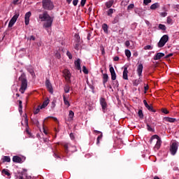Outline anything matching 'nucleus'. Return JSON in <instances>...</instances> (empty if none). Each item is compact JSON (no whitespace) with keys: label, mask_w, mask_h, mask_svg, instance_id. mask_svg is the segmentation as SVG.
<instances>
[{"label":"nucleus","mask_w":179,"mask_h":179,"mask_svg":"<svg viewBox=\"0 0 179 179\" xmlns=\"http://www.w3.org/2000/svg\"><path fill=\"white\" fill-rule=\"evenodd\" d=\"M177 150H178V142L176 141L172 143L170 148V152L172 156H174L176 153H177Z\"/></svg>","instance_id":"nucleus-7"},{"label":"nucleus","mask_w":179,"mask_h":179,"mask_svg":"<svg viewBox=\"0 0 179 179\" xmlns=\"http://www.w3.org/2000/svg\"><path fill=\"white\" fill-rule=\"evenodd\" d=\"M55 57H57L59 59V58H61V53L57 52L55 53Z\"/></svg>","instance_id":"nucleus-49"},{"label":"nucleus","mask_w":179,"mask_h":179,"mask_svg":"<svg viewBox=\"0 0 179 179\" xmlns=\"http://www.w3.org/2000/svg\"><path fill=\"white\" fill-rule=\"evenodd\" d=\"M125 55L127 57V58H131V50L126 49L125 51Z\"/></svg>","instance_id":"nucleus-32"},{"label":"nucleus","mask_w":179,"mask_h":179,"mask_svg":"<svg viewBox=\"0 0 179 179\" xmlns=\"http://www.w3.org/2000/svg\"><path fill=\"white\" fill-rule=\"evenodd\" d=\"M103 139V133H101V134L97 137L96 138V145H100V141Z\"/></svg>","instance_id":"nucleus-29"},{"label":"nucleus","mask_w":179,"mask_h":179,"mask_svg":"<svg viewBox=\"0 0 179 179\" xmlns=\"http://www.w3.org/2000/svg\"><path fill=\"white\" fill-rule=\"evenodd\" d=\"M176 118H173V117H166V121L168 122H176Z\"/></svg>","instance_id":"nucleus-35"},{"label":"nucleus","mask_w":179,"mask_h":179,"mask_svg":"<svg viewBox=\"0 0 179 179\" xmlns=\"http://www.w3.org/2000/svg\"><path fill=\"white\" fill-rule=\"evenodd\" d=\"M169 41V36L168 35H164L159 40V41L157 43V47L159 48H162V47H164L166 45V43Z\"/></svg>","instance_id":"nucleus-6"},{"label":"nucleus","mask_w":179,"mask_h":179,"mask_svg":"<svg viewBox=\"0 0 179 179\" xmlns=\"http://www.w3.org/2000/svg\"><path fill=\"white\" fill-rule=\"evenodd\" d=\"M41 106H38L34 112V114H38V113H40V110H41V108H40Z\"/></svg>","instance_id":"nucleus-40"},{"label":"nucleus","mask_w":179,"mask_h":179,"mask_svg":"<svg viewBox=\"0 0 179 179\" xmlns=\"http://www.w3.org/2000/svg\"><path fill=\"white\" fill-rule=\"evenodd\" d=\"M138 114L140 118H143V113L142 112V110H139Z\"/></svg>","instance_id":"nucleus-38"},{"label":"nucleus","mask_w":179,"mask_h":179,"mask_svg":"<svg viewBox=\"0 0 179 179\" xmlns=\"http://www.w3.org/2000/svg\"><path fill=\"white\" fill-rule=\"evenodd\" d=\"M109 71L110 72L112 80H115V79H117V74L115 73V70H114V67H113L112 65L109 66Z\"/></svg>","instance_id":"nucleus-10"},{"label":"nucleus","mask_w":179,"mask_h":179,"mask_svg":"<svg viewBox=\"0 0 179 179\" xmlns=\"http://www.w3.org/2000/svg\"><path fill=\"white\" fill-rule=\"evenodd\" d=\"M66 55L69 57V59H72V54H71L69 51L66 52Z\"/></svg>","instance_id":"nucleus-43"},{"label":"nucleus","mask_w":179,"mask_h":179,"mask_svg":"<svg viewBox=\"0 0 179 179\" xmlns=\"http://www.w3.org/2000/svg\"><path fill=\"white\" fill-rule=\"evenodd\" d=\"M122 16V14L119 13L118 15H115V17L113 18V21H112V24H117V23H118V22H120V17Z\"/></svg>","instance_id":"nucleus-16"},{"label":"nucleus","mask_w":179,"mask_h":179,"mask_svg":"<svg viewBox=\"0 0 179 179\" xmlns=\"http://www.w3.org/2000/svg\"><path fill=\"white\" fill-rule=\"evenodd\" d=\"M69 90H70L69 85H66L64 87V92H65V93H68L69 92Z\"/></svg>","instance_id":"nucleus-39"},{"label":"nucleus","mask_w":179,"mask_h":179,"mask_svg":"<svg viewBox=\"0 0 179 179\" xmlns=\"http://www.w3.org/2000/svg\"><path fill=\"white\" fill-rule=\"evenodd\" d=\"M102 29L104 33H108V25H107V24H103L102 25Z\"/></svg>","instance_id":"nucleus-28"},{"label":"nucleus","mask_w":179,"mask_h":179,"mask_svg":"<svg viewBox=\"0 0 179 179\" xmlns=\"http://www.w3.org/2000/svg\"><path fill=\"white\" fill-rule=\"evenodd\" d=\"M108 82V75L107 73L103 74V84L106 87V83Z\"/></svg>","instance_id":"nucleus-20"},{"label":"nucleus","mask_w":179,"mask_h":179,"mask_svg":"<svg viewBox=\"0 0 179 179\" xmlns=\"http://www.w3.org/2000/svg\"><path fill=\"white\" fill-rule=\"evenodd\" d=\"M3 163H10V157L9 156H4L2 158Z\"/></svg>","instance_id":"nucleus-24"},{"label":"nucleus","mask_w":179,"mask_h":179,"mask_svg":"<svg viewBox=\"0 0 179 179\" xmlns=\"http://www.w3.org/2000/svg\"><path fill=\"white\" fill-rule=\"evenodd\" d=\"M70 138H71V139H72V140L75 139V135H73V133H71V134H70Z\"/></svg>","instance_id":"nucleus-53"},{"label":"nucleus","mask_w":179,"mask_h":179,"mask_svg":"<svg viewBox=\"0 0 179 179\" xmlns=\"http://www.w3.org/2000/svg\"><path fill=\"white\" fill-rule=\"evenodd\" d=\"M143 104L145 107H146L148 105V101H146V100H143Z\"/></svg>","instance_id":"nucleus-59"},{"label":"nucleus","mask_w":179,"mask_h":179,"mask_svg":"<svg viewBox=\"0 0 179 179\" xmlns=\"http://www.w3.org/2000/svg\"><path fill=\"white\" fill-rule=\"evenodd\" d=\"M15 179H23V174L19 173L18 175L16 176Z\"/></svg>","instance_id":"nucleus-41"},{"label":"nucleus","mask_w":179,"mask_h":179,"mask_svg":"<svg viewBox=\"0 0 179 179\" xmlns=\"http://www.w3.org/2000/svg\"><path fill=\"white\" fill-rule=\"evenodd\" d=\"M159 30H163L164 31L166 30V25L162 24H159L158 26Z\"/></svg>","instance_id":"nucleus-34"},{"label":"nucleus","mask_w":179,"mask_h":179,"mask_svg":"<svg viewBox=\"0 0 179 179\" xmlns=\"http://www.w3.org/2000/svg\"><path fill=\"white\" fill-rule=\"evenodd\" d=\"M55 103H57L56 101H53L52 102V107L53 108L55 107Z\"/></svg>","instance_id":"nucleus-55"},{"label":"nucleus","mask_w":179,"mask_h":179,"mask_svg":"<svg viewBox=\"0 0 179 179\" xmlns=\"http://www.w3.org/2000/svg\"><path fill=\"white\" fill-rule=\"evenodd\" d=\"M1 173L4 176H7L8 177H10V173H9V170H8V169H3Z\"/></svg>","instance_id":"nucleus-27"},{"label":"nucleus","mask_w":179,"mask_h":179,"mask_svg":"<svg viewBox=\"0 0 179 179\" xmlns=\"http://www.w3.org/2000/svg\"><path fill=\"white\" fill-rule=\"evenodd\" d=\"M113 60H114V61H120V57H117V56H116V57H115L113 58Z\"/></svg>","instance_id":"nucleus-57"},{"label":"nucleus","mask_w":179,"mask_h":179,"mask_svg":"<svg viewBox=\"0 0 179 179\" xmlns=\"http://www.w3.org/2000/svg\"><path fill=\"white\" fill-rule=\"evenodd\" d=\"M99 103L102 108V111L106 113V110H107V101H106V99L103 97L100 98Z\"/></svg>","instance_id":"nucleus-9"},{"label":"nucleus","mask_w":179,"mask_h":179,"mask_svg":"<svg viewBox=\"0 0 179 179\" xmlns=\"http://www.w3.org/2000/svg\"><path fill=\"white\" fill-rule=\"evenodd\" d=\"M75 66L78 71H80L82 68L80 67V59H78L75 62Z\"/></svg>","instance_id":"nucleus-17"},{"label":"nucleus","mask_w":179,"mask_h":179,"mask_svg":"<svg viewBox=\"0 0 179 179\" xmlns=\"http://www.w3.org/2000/svg\"><path fill=\"white\" fill-rule=\"evenodd\" d=\"M45 86L51 94H52L54 93V90L52 89V85H51L50 80H46Z\"/></svg>","instance_id":"nucleus-12"},{"label":"nucleus","mask_w":179,"mask_h":179,"mask_svg":"<svg viewBox=\"0 0 179 179\" xmlns=\"http://www.w3.org/2000/svg\"><path fill=\"white\" fill-rule=\"evenodd\" d=\"M28 40H30V41H34L36 40V37L34 36H31L29 38H28Z\"/></svg>","instance_id":"nucleus-47"},{"label":"nucleus","mask_w":179,"mask_h":179,"mask_svg":"<svg viewBox=\"0 0 179 179\" xmlns=\"http://www.w3.org/2000/svg\"><path fill=\"white\" fill-rule=\"evenodd\" d=\"M17 2H19V0H13V5H17Z\"/></svg>","instance_id":"nucleus-56"},{"label":"nucleus","mask_w":179,"mask_h":179,"mask_svg":"<svg viewBox=\"0 0 179 179\" xmlns=\"http://www.w3.org/2000/svg\"><path fill=\"white\" fill-rule=\"evenodd\" d=\"M145 107L146 108H148V110H149V111H151L152 113H156V110L153 109V106H152V105L148 104Z\"/></svg>","instance_id":"nucleus-30"},{"label":"nucleus","mask_w":179,"mask_h":179,"mask_svg":"<svg viewBox=\"0 0 179 179\" xmlns=\"http://www.w3.org/2000/svg\"><path fill=\"white\" fill-rule=\"evenodd\" d=\"M150 143L151 144L156 143L155 145V149L159 150L160 149V147L162 146V138L156 134L153 135L150 140Z\"/></svg>","instance_id":"nucleus-3"},{"label":"nucleus","mask_w":179,"mask_h":179,"mask_svg":"<svg viewBox=\"0 0 179 179\" xmlns=\"http://www.w3.org/2000/svg\"><path fill=\"white\" fill-rule=\"evenodd\" d=\"M38 20H40V22H45L43 27L45 29H48V27H51V26H52L54 18L50 16L47 11H45L43 14L38 15Z\"/></svg>","instance_id":"nucleus-1"},{"label":"nucleus","mask_w":179,"mask_h":179,"mask_svg":"<svg viewBox=\"0 0 179 179\" xmlns=\"http://www.w3.org/2000/svg\"><path fill=\"white\" fill-rule=\"evenodd\" d=\"M85 3H86V0H81L80 1L81 6H85Z\"/></svg>","instance_id":"nucleus-50"},{"label":"nucleus","mask_w":179,"mask_h":179,"mask_svg":"<svg viewBox=\"0 0 179 179\" xmlns=\"http://www.w3.org/2000/svg\"><path fill=\"white\" fill-rule=\"evenodd\" d=\"M147 129H148V130L150 131H153V129H152V127H151L150 125H149V124H147Z\"/></svg>","instance_id":"nucleus-52"},{"label":"nucleus","mask_w":179,"mask_h":179,"mask_svg":"<svg viewBox=\"0 0 179 179\" xmlns=\"http://www.w3.org/2000/svg\"><path fill=\"white\" fill-rule=\"evenodd\" d=\"M69 148V144H65L64 145V149H65L66 153H68V148Z\"/></svg>","instance_id":"nucleus-44"},{"label":"nucleus","mask_w":179,"mask_h":179,"mask_svg":"<svg viewBox=\"0 0 179 179\" xmlns=\"http://www.w3.org/2000/svg\"><path fill=\"white\" fill-rule=\"evenodd\" d=\"M19 82H20V92L23 94L24 92H26L27 89V78H26V74L22 73L20 77H19Z\"/></svg>","instance_id":"nucleus-2"},{"label":"nucleus","mask_w":179,"mask_h":179,"mask_svg":"<svg viewBox=\"0 0 179 179\" xmlns=\"http://www.w3.org/2000/svg\"><path fill=\"white\" fill-rule=\"evenodd\" d=\"M172 55H173V53H170V54L167 55L165 57V58H169V57H172Z\"/></svg>","instance_id":"nucleus-60"},{"label":"nucleus","mask_w":179,"mask_h":179,"mask_svg":"<svg viewBox=\"0 0 179 179\" xmlns=\"http://www.w3.org/2000/svg\"><path fill=\"white\" fill-rule=\"evenodd\" d=\"M94 132L95 134H100V135H101V134H103L101 131H97V130H94Z\"/></svg>","instance_id":"nucleus-58"},{"label":"nucleus","mask_w":179,"mask_h":179,"mask_svg":"<svg viewBox=\"0 0 179 179\" xmlns=\"http://www.w3.org/2000/svg\"><path fill=\"white\" fill-rule=\"evenodd\" d=\"M83 73H85V75H87V73H89V71H87V69L86 68V66H83Z\"/></svg>","instance_id":"nucleus-37"},{"label":"nucleus","mask_w":179,"mask_h":179,"mask_svg":"<svg viewBox=\"0 0 179 179\" xmlns=\"http://www.w3.org/2000/svg\"><path fill=\"white\" fill-rule=\"evenodd\" d=\"M123 76H122V78L124 80H128V66L127 65H125L124 67H123Z\"/></svg>","instance_id":"nucleus-13"},{"label":"nucleus","mask_w":179,"mask_h":179,"mask_svg":"<svg viewBox=\"0 0 179 179\" xmlns=\"http://www.w3.org/2000/svg\"><path fill=\"white\" fill-rule=\"evenodd\" d=\"M162 113H164V114H169V110H167V109H162Z\"/></svg>","instance_id":"nucleus-54"},{"label":"nucleus","mask_w":179,"mask_h":179,"mask_svg":"<svg viewBox=\"0 0 179 179\" xmlns=\"http://www.w3.org/2000/svg\"><path fill=\"white\" fill-rule=\"evenodd\" d=\"M48 104H50V99H47L45 100L43 104L40 106V108L41 109H43V108H45V107H47L48 106Z\"/></svg>","instance_id":"nucleus-22"},{"label":"nucleus","mask_w":179,"mask_h":179,"mask_svg":"<svg viewBox=\"0 0 179 179\" xmlns=\"http://www.w3.org/2000/svg\"><path fill=\"white\" fill-rule=\"evenodd\" d=\"M157 8H160V4H159V3H155L150 6L152 10H155V9H157Z\"/></svg>","instance_id":"nucleus-25"},{"label":"nucleus","mask_w":179,"mask_h":179,"mask_svg":"<svg viewBox=\"0 0 179 179\" xmlns=\"http://www.w3.org/2000/svg\"><path fill=\"white\" fill-rule=\"evenodd\" d=\"M19 103V113L22 114L23 113V105L22 101H18Z\"/></svg>","instance_id":"nucleus-26"},{"label":"nucleus","mask_w":179,"mask_h":179,"mask_svg":"<svg viewBox=\"0 0 179 179\" xmlns=\"http://www.w3.org/2000/svg\"><path fill=\"white\" fill-rule=\"evenodd\" d=\"M78 2H79V0H73V5L76 6L78 5Z\"/></svg>","instance_id":"nucleus-48"},{"label":"nucleus","mask_w":179,"mask_h":179,"mask_svg":"<svg viewBox=\"0 0 179 179\" xmlns=\"http://www.w3.org/2000/svg\"><path fill=\"white\" fill-rule=\"evenodd\" d=\"M20 14L19 13H16L13 17L10 19L8 23V27H13V24L16 23L17 19L19 18Z\"/></svg>","instance_id":"nucleus-8"},{"label":"nucleus","mask_w":179,"mask_h":179,"mask_svg":"<svg viewBox=\"0 0 179 179\" xmlns=\"http://www.w3.org/2000/svg\"><path fill=\"white\" fill-rule=\"evenodd\" d=\"M67 3H71L72 2V0H66Z\"/></svg>","instance_id":"nucleus-64"},{"label":"nucleus","mask_w":179,"mask_h":179,"mask_svg":"<svg viewBox=\"0 0 179 179\" xmlns=\"http://www.w3.org/2000/svg\"><path fill=\"white\" fill-rule=\"evenodd\" d=\"M42 5L43 9L46 10H52L54 9V3L51 0H43Z\"/></svg>","instance_id":"nucleus-5"},{"label":"nucleus","mask_w":179,"mask_h":179,"mask_svg":"<svg viewBox=\"0 0 179 179\" xmlns=\"http://www.w3.org/2000/svg\"><path fill=\"white\" fill-rule=\"evenodd\" d=\"M76 50H79V45L76 44L74 48Z\"/></svg>","instance_id":"nucleus-62"},{"label":"nucleus","mask_w":179,"mask_h":179,"mask_svg":"<svg viewBox=\"0 0 179 179\" xmlns=\"http://www.w3.org/2000/svg\"><path fill=\"white\" fill-rule=\"evenodd\" d=\"M31 17V12H27L24 16V23L26 26H29V23H30V17Z\"/></svg>","instance_id":"nucleus-11"},{"label":"nucleus","mask_w":179,"mask_h":179,"mask_svg":"<svg viewBox=\"0 0 179 179\" xmlns=\"http://www.w3.org/2000/svg\"><path fill=\"white\" fill-rule=\"evenodd\" d=\"M152 2V0H143V3L145 5H148V3H150Z\"/></svg>","instance_id":"nucleus-46"},{"label":"nucleus","mask_w":179,"mask_h":179,"mask_svg":"<svg viewBox=\"0 0 179 179\" xmlns=\"http://www.w3.org/2000/svg\"><path fill=\"white\" fill-rule=\"evenodd\" d=\"M124 45L127 48L129 47L131 45V43L129 42V41H126L124 43Z\"/></svg>","instance_id":"nucleus-45"},{"label":"nucleus","mask_w":179,"mask_h":179,"mask_svg":"<svg viewBox=\"0 0 179 179\" xmlns=\"http://www.w3.org/2000/svg\"><path fill=\"white\" fill-rule=\"evenodd\" d=\"M73 117H75V113L73 111L70 110L69 113V121H73Z\"/></svg>","instance_id":"nucleus-23"},{"label":"nucleus","mask_w":179,"mask_h":179,"mask_svg":"<svg viewBox=\"0 0 179 179\" xmlns=\"http://www.w3.org/2000/svg\"><path fill=\"white\" fill-rule=\"evenodd\" d=\"M24 122H25V124H28L29 122V120H27V116H26L25 119H24Z\"/></svg>","instance_id":"nucleus-61"},{"label":"nucleus","mask_w":179,"mask_h":179,"mask_svg":"<svg viewBox=\"0 0 179 179\" xmlns=\"http://www.w3.org/2000/svg\"><path fill=\"white\" fill-rule=\"evenodd\" d=\"M113 5H114V0H109L106 3V8H108V9H110V8H111V6H113Z\"/></svg>","instance_id":"nucleus-21"},{"label":"nucleus","mask_w":179,"mask_h":179,"mask_svg":"<svg viewBox=\"0 0 179 179\" xmlns=\"http://www.w3.org/2000/svg\"><path fill=\"white\" fill-rule=\"evenodd\" d=\"M164 55H165L163 52H158L154 56V59L155 61H159V59H162Z\"/></svg>","instance_id":"nucleus-15"},{"label":"nucleus","mask_w":179,"mask_h":179,"mask_svg":"<svg viewBox=\"0 0 179 179\" xmlns=\"http://www.w3.org/2000/svg\"><path fill=\"white\" fill-rule=\"evenodd\" d=\"M115 12V9L114 8H109L107 11V15L109 16L110 17H113V13Z\"/></svg>","instance_id":"nucleus-19"},{"label":"nucleus","mask_w":179,"mask_h":179,"mask_svg":"<svg viewBox=\"0 0 179 179\" xmlns=\"http://www.w3.org/2000/svg\"><path fill=\"white\" fill-rule=\"evenodd\" d=\"M161 16H162V17H166V16H167V13L166 12L161 13Z\"/></svg>","instance_id":"nucleus-51"},{"label":"nucleus","mask_w":179,"mask_h":179,"mask_svg":"<svg viewBox=\"0 0 179 179\" xmlns=\"http://www.w3.org/2000/svg\"><path fill=\"white\" fill-rule=\"evenodd\" d=\"M13 162L14 163H22V158L19 156H14L13 157Z\"/></svg>","instance_id":"nucleus-18"},{"label":"nucleus","mask_w":179,"mask_h":179,"mask_svg":"<svg viewBox=\"0 0 179 179\" xmlns=\"http://www.w3.org/2000/svg\"><path fill=\"white\" fill-rule=\"evenodd\" d=\"M63 100H64V103L65 104V106H67L68 107H69V106H71V104L69 103V101L66 99V97H65V96H63Z\"/></svg>","instance_id":"nucleus-31"},{"label":"nucleus","mask_w":179,"mask_h":179,"mask_svg":"<svg viewBox=\"0 0 179 179\" xmlns=\"http://www.w3.org/2000/svg\"><path fill=\"white\" fill-rule=\"evenodd\" d=\"M143 50H153V47L150 45H147L143 48Z\"/></svg>","instance_id":"nucleus-36"},{"label":"nucleus","mask_w":179,"mask_h":179,"mask_svg":"<svg viewBox=\"0 0 179 179\" xmlns=\"http://www.w3.org/2000/svg\"><path fill=\"white\" fill-rule=\"evenodd\" d=\"M144 90H145V92H147V90H149V87H148V86H145V87H144Z\"/></svg>","instance_id":"nucleus-63"},{"label":"nucleus","mask_w":179,"mask_h":179,"mask_svg":"<svg viewBox=\"0 0 179 179\" xmlns=\"http://www.w3.org/2000/svg\"><path fill=\"white\" fill-rule=\"evenodd\" d=\"M134 8H135V5H134V3H131L128 6L127 9H134Z\"/></svg>","instance_id":"nucleus-42"},{"label":"nucleus","mask_w":179,"mask_h":179,"mask_svg":"<svg viewBox=\"0 0 179 179\" xmlns=\"http://www.w3.org/2000/svg\"><path fill=\"white\" fill-rule=\"evenodd\" d=\"M142 72H143V65L142 64H140L137 66V73L139 76V78L134 81V86H138V85H140L142 83Z\"/></svg>","instance_id":"nucleus-4"},{"label":"nucleus","mask_w":179,"mask_h":179,"mask_svg":"<svg viewBox=\"0 0 179 179\" xmlns=\"http://www.w3.org/2000/svg\"><path fill=\"white\" fill-rule=\"evenodd\" d=\"M63 73H64V78H65V79H66V80H69V79H71V71H69V70L64 69L63 71Z\"/></svg>","instance_id":"nucleus-14"},{"label":"nucleus","mask_w":179,"mask_h":179,"mask_svg":"<svg viewBox=\"0 0 179 179\" xmlns=\"http://www.w3.org/2000/svg\"><path fill=\"white\" fill-rule=\"evenodd\" d=\"M166 22L168 24H173V23H174V22L173 21V18H171V17H168Z\"/></svg>","instance_id":"nucleus-33"}]
</instances>
